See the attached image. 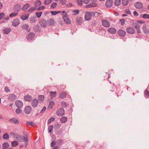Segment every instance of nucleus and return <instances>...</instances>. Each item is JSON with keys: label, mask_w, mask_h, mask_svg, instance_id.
<instances>
[{"label": "nucleus", "mask_w": 149, "mask_h": 149, "mask_svg": "<svg viewBox=\"0 0 149 149\" xmlns=\"http://www.w3.org/2000/svg\"><path fill=\"white\" fill-rule=\"evenodd\" d=\"M117 33L119 36L124 37L126 35V32L123 30L120 29L118 31Z\"/></svg>", "instance_id": "13"}, {"label": "nucleus", "mask_w": 149, "mask_h": 149, "mask_svg": "<svg viewBox=\"0 0 149 149\" xmlns=\"http://www.w3.org/2000/svg\"><path fill=\"white\" fill-rule=\"evenodd\" d=\"M56 143V142L55 141H53L51 143L50 146L51 147H54Z\"/></svg>", "instance_id": "57"}, {"label": "nucleus", "mask_w": 149, "mask_h": 149, "mask_svg": "<svg viewBox=\"0 0 149 149\" xmlns=\"http://www.w3.org/2000/svg\"><path fill=\"white\" fill-rule=\"evenodd\" d=\"M3 138L4 139L8 140L9 139V135L8 133H5L3 135Z\"/></svg>", "instance_id": "40"}, {"label": "nucleus", "mask_w": 149, "mask_h": 149, "mask_svg": "<svg viewBox=\"0 0 149 149\" xmlns=\"http://www.w3.org/2000/svg\"><path fill=\"white\" fill-rule=\"evenodd\" d=\"M32 111L31 107L29 106H26L24 109V112L26 114H30Z\"/></svg>", "instance_id": "5"}, {"label": "nucleus", "mask_w": 149, "mask_h": 149, "mask_svg": "<svg viewBox=\"0 0 149 149\" xmlns=\"http://www.w3.org/2000/svg\"><path fill=\"white\" fill-rule=\"evenodd\" d=\"M36 9V7H32L28 10V12L29 13H31L32 12L34 11Z\"/></svg>", "instance_id": "46"}, {"label": "nucleus", "mask_w": 149, "mask_h": 149, "mask_svg": "<svg viewBox=\"0 0 149 149\" xmlns=\"http://www.w3.org/2000/svg\"><path fill=\"white\" fill-rule=\"evenodd\" d=\"M46 108L45 107H44L41 110L40 113H42L44 112L45 110H46Z\"/></svg>", "instance_id": "61"}, {"label": "nucleus", "mask_w": 149, "mask_h": 149, "mask_svg": "<svg viewBox=\"0 0 149 149\" xmlns=\"http://www.w3.org/2000/svg\"><path fill=\"white\" fill-rule=\"evenodd\" d=\"M50 95L52 98L56 97V92L51 91L50 92Z\"/></svg>", "instance_id": "28"}, {"label": "nucleus", "mask_w": 149, "mask_h": 149, "mask_svg": "<svg viewBox=\"0 0 149 149\" xmlns=\"http://www.w3.org/2000/svg\"><path fill=\"white\" fill-rule=\"evenodd\" d=\"M55 120L54 118H51L49 119L47 121V123L50 124L52 122L54 121Z\"/></svg>", "instance_id": "51"}, {"label": "nucleus", "mask_w": 149, "mask_h": 149, "mask_svg": "<svg viewBox=\"0 0 149 149\" xmlns=\"http://www.w3.org/2000/svg\"><path fill=\"white\" fill-rule=\"evenodd\" d=\"M18 143L16 141H14L12 142L11 146H16L18 145Z\"/></svg>", "instance_id": "43"}, {"label": "nucleus", "mask_w": 149, "mask_h": 149, "mask_svg": "<svg viewBox=\"0 0 149 149\" xmlns=\"http://www.w3.org/2000/svg\"><path fill=\"white\" fill-rule=\"evenodd\" d=\"M22 27V29L26 30L28 32H29L30 31V29L29 28V25L26 24L23 25Z\"/></svg>", "instance_id": "20"}, {"label": "nucleus", "mask_w": 149, "mask_h": 149, "mask_svg": "<svg viewBox=\"0 0 149 149\" xmlns=\"http://www.w3.org/2000/svg\"><path fill=\"white\" fill-rule=\"evenodd\" d=\"M64 113L65 111L62 108L58 109L56 112V114L58 116H62L64 115Z\"/></svg>", "instance_id": "3"}, {"label": "nucleus", "mask_w": 149, "mask_h": 149, "mask_svg": "<svg viewBox=\"0 0 149 149\" xmlns=\"http://www.w3.org/2000/svg\"><path fill=\"white\" fill-rule=\"evenodd\" d=\"M38 104V101L36 99H34L32 100L31 104L32 106L34 107H36Z\"/></svg>", "instance_id": "6"}, {"label": "nucleus", "mask_w": 149, "mask_h": 149, "mask_svg": "<svg viewBox=\"0 0 149 149\" xmlns=\"http://www.w3.org/2000/svg\"><path fill=\"white\" fill-rule=\"evenodd\" d=\"M78 4L79 5H82L83 4V0H77Z\"/></svg>", "instance_id": "58"}, {"label": "nucleus", "mask_w": 149, "mask_h": 149, "mask_svg": "<svg viewBox=\"0 0 149 149\" xmlns=\"http://www.w3.org/2000/svg\"><path fill=\"white\" fill-rule=\"evenodd\" d=\"M61 105L63 107H66L67 106L66 103L65 102H62L61 103Z\"/></svg>", "instance_id": "50"}, {"label": "nucleus", "mask_w": 149, "mask_h": 149, "mask_svg": "<svg viewBox=\"0 0 149 149\" xmlns=\"http://www.w3.org/2000/svg\"><path fill=\"white\" fill-rule=\"evenodd\" d=\"M53 128V126L52 125L49 126L48 128V130L49 133L50 134H52V130Z\"/></svg>", "instance_id": "31"}, {"label": "nucleus", "mask_w": 149, "mask_h": 149, "mask_svg": "<svg viewBox=\"0 0 149 149\" xmlns=\"http://www.w3.org/2000/svg\"><path fill=\"white\" fill-rule=\"evenodd\" d=\"M5 15V13H0V20L3 18Z\"/></svg>", "instance_id": "54"}, {"label": "nucleus", "mask_w": 149, "mask_h": 149, "mask_svg": "<svg viewBox=\"0 0 149 149\" xmlns=\"http://www.w3.org/2000/svg\"><path fill=\"white\" fill-rule=\"evenodd\" d=\"M18 14V13L16 12H12L9 15V17H12L17 16Z\"/></svg>", "instance_id": "36"}, {"label": "nucleus", "mask_w": 149, "mask_h": 149, "mask_svg": "<svg viewBox=\"0 0 149 149\" xmlns=\"http://www.w3.org/2000/svg\"><path fill=\"white\" fill-rule=\"evenodd\" d=\"M38 98L39 100L42 101H43L44 100V96L43 95H39Z\"/></svg>", "instance_id": "44"}, {"label": "nucleus", "mask_w": 149, "mask_h": 149, "mask_svg": "<svg viewBox=\"0 0 149 149\" xmlns=\"http://www.w3.org/2000/svg\"><path fill=\"white\" fill-rule=\"evenodd\" d=\"M35 35V34L34 33L31 32L29 33L27 36V39L29 40H31L34 37Z\"/></svg>", "instance_id": "15"}, {"label": "nucleus", "mask_w": 149, "mask_h": 149, "mask_svg": "<svg viewBox=\"0 0 149 149\" xmlns=\"http://www.w3.org/2000/svg\"><path fill=\"white\" fill-rule=\"evenodd\" d=\"M54 104L55 103L54 102L51 101L50 102L49 104L48 108L51 109L52 108Z\"/></svg>", "instance_id": "39"}, {"label": "nucleus", "mask_w": 149, "mask_h": 149, "mask_svg": "<svg viewBox=\"0 0 149 149\" xmlns=\"http://www.w3.org/2000/svg\"><path fill=\"white\" fill-rule=\"evenodd\" d=\"M95 15V13L93 12H86L85 15V19L87 21L90 20L92 16Z\"/></svg>", "instance_id": "1"}, {"label": "nucleus", "mask_w": 149, "mask_h": 149, "mask_svg": "<svg viewBox=\"0 0 149 149\" xmlns=\"http://www.w3.org/2000/svg\"><path fill=\"white\" fill-rule=\"evenodd\" d=\"M66 93L65 92H63L60 94L59 97L61 98H64L66 97Z\"/></svg>", "instance_id": "29"}, {"label": "nucleus", "mask_w": 149, "mask_h": 149, "mask_svg": "<svg viewBox=\"0 0 149 149\" xmlns=\"http://www.w3.org/2000/svg\"><path fill=\"white\" fill-rule=\"evenodd\" d=\"M129 0H122V3L124 6L127 5L129 3Z\"/></svg>", "instance_id": "35"}, {"label": "nucleus", "mask_w": 149, "mask_h": 149, "mask_svg": "<svg viewBox=\"0 0 149 149\" xmlns=\"http://www.w3.org/2000/svg\"><path fill=\"white\" fill-rule=\"evenodd\" d=\"M47 22L45 19H43L40 21L39 24L41 26L45 28L47 25Z\"/></svg>", "instance_id": "7"}, {"label": "nucleus", "mask_w": 149, "mask_h": 149, "mask_svg": "<svg viewBox=\"0 0 149 149\" xmlns=\"http://www.w3.org/2000/svg\"><path fill=\"white\" fill-rule=\"evenodd\" d=\"M5 91L8 93L10 91V90L8 88L7 86L5 88Z\"/></svg>", "instance_id": "60"}, {"label": "nucleus", "mask_w": 149, "mask_h": 149, "mask_svg": "<svg viewBox=\"0 0 149 149\" xmlns=\"http://www.w3.org/2000/svg\"><path fill=\"white\" fill-rule=\"evenodd\" d=\"M9 145L7 142L4 143L3 145L2 149H7L9 147Z\"/></svg>", "instance_id": "25"}, {"label": "nucleus", "mask_w": 149, "mask_h": 149, "mask_svg": "<svg viewBox=\"0 0 149 149\" xmlns=\"http://www.w3.org/2000/svg\"><path fill=\"white\" fill-rule=\"evenodd\" d=\"M20 24L19 20L18 18L14 19L12 23V25L13 26H17L19 25Z\"/></svg>", "instance_id": "2"}, {"label": "nucleus", "mask_w": 149, "mask_h": 149, "mask_svg": "<svg viewBox=\"0 0 149 149\" xmlns=\"http://www.w3.org/2000/svg\"><path fill=\"white\" fill-rule=\"evenodd\" d=\"M52 1V0H45L44 3L45 5H48L50 4Z\"/></svg>", "instance_id": "42"}, {"label": "nucleus", "mask_w": 149, "mask_h": 149, "mask_svg": "<svg viewBox=\"0 0 149 149\" xmlns=\"http://www.w3.org/2000/svg\"><path fill=\"white\" fill-rule=\"evenodd\" d=\"M42 13V12H36V15L37 17L39 18L41 17Z\"/></svg>", "instance_id": "45"}, {"label": "nucleus", "mask_w": 149, "mask_h": 149, "mask_svg": "<svg viewBox=\"0 0 149 149\" xmlns=\"http://www.w3.org/2000/svg\"><path fill=\"white\" fill-rule=\"evenodd\" d=\"M34 31L36 32H39L40 31V29L39 25H36L33 27Z\"/></svg>", "instance_id": "22"}, {"label": "nucleus", "mask_w": 149, "mask_h": 149, "mask_svg": "<svg viewBox=\"0 0 149 149\" xmlns=\"http://www.w3.org/2000/svg\"><path fill=\"white\" fill-rule=\"evenodd\" d=\"M76 21L79 24H80L82 22V18L80 17H79L76 18Z\"/></svg>", "instance_id": "33"}, {"label": "nucleus", "mask_w": 149, "mask_h": 149, "mask_svg": "<svg viewBox=\"0 0 149 149\" xmlns=\"http://www.w3.org/2000/svg\"><path fill=\"white\" fill-rule=\"evenodd\" d=\"M102 24L103 26L105 27L108 28L110 26V24L109 22L105 20H102Z\"/></svg>", "instance_id": "10"}, {"label": "nucleus", "mask_w": 149, "mask_h": 149, "mask_svg": "<svg viewBox=\"0 0 149 149\" xmlns=\"http://www.w3.org/2000/svg\"><path fill=\"white\" fill-rule=\"evenodd\" d=\"M29 16V14L23 15L21 16L20 18L22 20H24L27 19L28 18Z\"/></svg>", "instance_id": "26"}, {"label": "nucleus", "mask_w": 149, "mask_h": 149, "mask_svg": "<svg viewBox=\"0 0 149 149\" xmlns=\"http://www.w3.org/2000/svg\"><path fill=\"white\" fill-rule=\"evenodd\" d=\"M63 143V141L62 139H58L57 141V143L58 145H61Z\"/></svg>", "instance_id": "48"}, {"label": "nucleus", "mask_w": 149, "mask_h": 149, "mask_svg": "<svg viewBox=\"0 0 149 149\" xmlns=\"http://www.w3.org/2000/svg\"><path fill=\"white\" fill-rule=\"evenodd\" d=\"M105 5L107 7H111L113 5V1L111 0H107L106 2Z\"/></svg>", "instance_id": "17"}, {"label": "nucleus", "mask_w": 149, "mask_h": 149, "mask_svg": "<svg viewBox=\"0 0 149 149\" xmlns=\"http://www.w3.org/2000/svg\"><path fill=\"white\" fill-rule=\"evenodd\" d=\"M24 98L25 101L28 102H30L32 99V96L29 95H25Z\"/></svg>", "instance_id": "18"}, {"label": "nucleus", "mask_w": 149, "mask_h": 149, "mask_svg": "<svg viewBox=\"0 0 149 149\" xmlns=\"http://www.w3.org/2000/svg\"><path fill=\"white\" fill-rule=\"evenodd\" d=\"M9 122L10 123L15 124H18L19 123L18 120L16 118H13L10 119L9 120Z\"/></svg>", "instance_id": "11"}, {"label": "nucleus", "mask_w": 149, "mask_h": 149, "mask_svg": "<svg viewBox=\"0 0 149 149\" xmlns=\"http://www.w3.org/2000/svg\"><path fill=\"white\" fill-rule=\"evenodd\" d=\"M41 4V2L39 0L37 1L35 3V5L36 6L38 7Z\"/></svg>", "instance_id": "41"}, {"label": "nucleus", "mask_w": 149, "mask_h": 149, "mask_svg": "<svg viewBox=\"0 0 149 149\" xmlns=\"http://www.w3.org/2000/svg\"><path fill=\"white\" fill-rule=\"evenodd\" d=\"M44 8L45 7L44 6H42L38 8L37 10V11H40L43 10Z\"/></svg>", "instance_id": "53"}, {"label": "nucleus", "mask_w": 149, "mask_h": 149, "mask_svg": "<svg viewBox=\"0 0 149 149\" xmlns=\"http://www.w3.org/2000/svg\"><path fill=\"white\" fill-rule=\"evenodd\" d=\"M60 3L63 5H64L67 2L66 0H60Z\"/></svg>", "instance_id": "56"}, {"label": "nucleus", "mask_w": 149, "mask_h": 149, "mask_svg": "<svg viewBox=\"0 0 149 149\" xmlns=\"http://www.w3.org/2000/svg\"><path fill=\"white\" fill-rule=\"evenodd\" d=\"M142 17L144 19H149V15L147 14H143Z\"/></svg>", "instance_id": "47"}, {"label": "nucleus", "mask_w": 149, "mask_h": 149, "mask_svg": "<svg viewBox=\"0 0 149 149\" xmlns=\"http://www.w3.org/2000/svg\"><path fill=\"white\" fill-rule=\"evenodd\" d=\"M144 95L145 97L146 98H149V91L147 89H146L144 91Z\"/></svg>", "instance_id": "27"}, {"label": "nucleus", "mask_w": 149, "mask_h": 149, "mask_svg": "<svg viewBox=\"0 0 149 149\" xmlns=\"http://www.w3.org/2000/svg\"><path fill=\"white\" fill-rule=\"evenodd\" d=\"M63 19L64 22L67 24H70L71 23V22L70 19L68 17L67 15L65 13V15H63Z\"/></svg>", "instance_id": "4"}, {"label": "nucleus", "mask_w": 149, "mask_h": 149, "mask_svg": "<svg viewBox=\"0 0 149 149\" xmlns=\"http://www.w3.org/2000/svg\"><path fill=\"white\" fill-rule=\"evenodd\" d=\"M16 98L17 96L13 94L9 95L8 97V99L9 100L13 102L15 101Z\"/></svg>", "instance_id": "8"}, {"label": "nucleus", "mask_w": 149, "mask_h": 149, "mask_svg": "<svg viewBox=\"0 0 149 149\" xmlns=\"http://www.w3.org/2000/svg\"><path fill=\"white\" fill-rule=\"evenodd\" d=\"M108 31L110 33L114 34L117 31L116 29L111 27L108 29Z\"/></svg>", "instance_id": "19"}, {"label": "nucleus", "mask_w": 149, "mask_h": 149, "mask_svg": "<svg viewBox=\"0 0 149 149\" xmlns=\"http://www.w3.org/2000/svg\"><path fill=\"white\" fill-rule=\"evenodd\" d=\"M37 21L36 17H33L30 18V21L31 23H35Z\"/></svg>", "instance_id": "32"}, {"label": "nucleus", "mask_w": 149, "mask_h": 149, "mask_svg": "<svg viewBox=\"0 0 149 149\" xmlns=\"http://www.w3.org/2000/svg\"><path fill=\"white\" fill-rule=\"evenodd\" d=\"M143 30L145 34L149 33V29L145 26H143Z\"/></svg>", "instance_id": "23"}, {"label": "nucleus", "mask_w": 149, "mask_h": 149, "mask_svg": "<svg viewBox=\"0 0 149 149\" xmlns=\"http://www.w3.org/2000/svg\"><path fill=\"white\" fill-rule=\"evenodd\" d=\"M134 6L136 8L138 9L142 8L143 6V4L139 2H137L135 3Z\"/></svg>", "instance_id": "16"}, {"label": "nucleus", "mask_w": 149, "mask_h": 149, "mask_svg": "<svg viewBox=\"0 0 149 149\" xmlns=\"http://www.w3.org/2000/svg\"><path fill=\"white\" fill-rule=\"evenodd\" d=\"M57 5V3L55 2L54 3H52L51 6V8H55Z\"/></svg>", "instance_id": "52"}, {"label": "nucleus", "mask_w": 149, "mask_h": 149, "mask_svg": "<svg viewBox=\"0 0 149 149\" xmlns=\"http://www.w3.org/2000/svg\"><path fill=\"white\" fill-rule=\"evenodd\" d=\"M126 30L127 33L131 34H133L135 33V30L134 28L132 27H129L126 28Z\"/></svg>", "instance_id": "12"}, {"label": "nucleus", "mask_w": 149, "mask_h": 149, "mask_svg": "<svg viewBox=\"0 0 149 149\" xmlns=\"http://www.w3.org/2000/svg\"><path fill=\"white\" fill-rule=\"evenodd\" d=\"M21 6L20 5L17 4L15 5L14 7V8H13V10L18 13V12H19L21 10Z\"/></svg>", "instance_id": "14"}, {"label": "nucleus", "mask_w": 149, "mask_h": 149, "mask_svg": "<svg viewBox=\"0 0 149 149\" xmlns=\"http://www.w3.org/2000/svg\"><path fill=\"white\" fill-rule=\"evenodd\" d=\"M120 4V0H115L114 4L115 6H119Z\"/></svg>", "instance_id": "37"}, {"label": "nucleus", "mask_w": 149, "mask_h": 149, "mask_svg": "<svg viewBox=\"0 0 149 149\" xmlns=\"http://www.w3.org/2000/svg\"><path fill=\"white\" fill-rule=\"evenodd\" d=\"M29 6V5L28 3L25 4L22 7V10H24L27 9Z\"/></svg>", "instance_id": "34"}, {"label": "nucleus", "mask_w": 149, "mask_h": 149, "mask_svg": "<svg viewBox=\"0 0 149 149\" xmlns=\"http://www.w3.org/2000/svg\"><path fill=\"white\" fill-rule=\"evenodd\" d=\"M23 138V139H22L21 140H23V141L25 142H28V138L25 137L24 136Z\"/></svg>", "instance_id": "55"}, {"label": "nucleus", "mask_w": 149, "mask_h": 149, "mask_svg": "<svg viewBox=\"0 0 149 149\" xmlns=\"http://www.w3.org/2000/svg\"><path fill=\"white\" fill-rule=\"evenodd\" d=\"M15 137L17 139V140H21L22 139V136L21 135H19L17 134Z\"/></svg>", "instance_id": "38"}, {"label": "nucleus", "mask_w": 149, "mask_h": 149, "mask_svg": "<svg viewBox=\"0 0 149 149\" xmlns=\"http://www.w3.org/2000/svg\"><path fill=\"white\" fill-rule=\"evenodd\" d=\"M47 22L49 26H51L53 25L54 24V20L52 19H48L47 20Z\"/></svg>", "instance_id": "24"}, {"label": "nucleus", "mask_w": 149, "mask_h": 149, "mask_svg": "<svg viewBox=\"0 0 149 149\" xmlns=\"http://www.w3.org/2000/svg\"><path fill=\"white\" fill-rule=\"evenodd\" d=\"M26 123L27 124L29 125H32L34 123L33 122L31 121H27L26 122Z\"/></svg>", "instance_id": "63"}, {"label": "nucleus", "mask_w": 149, "mask_h": 149, "mask_svg": "<svg viewBox=\"0 0 149 149\" xmlns=\"http://www.w3.org/2000/svg\"><path fill=\"white\" fill-rule=\"evenodd\" d=\"M62 130H59L57 132L56 134L58 135H61L62 134Z\"/></svg>", "instance_id": "62"}, {"label": "nucleus", "mask_w": 149, "mask_h": 149, "mask_svg": "<svg viewBox=\"0 0 149 149\" xmlns=\"http://www.w3.org/2000/svg\"><path fill=\"white\" fill-rule=\"evenodd\" d=\"M67 120V118L65 117H62L60 119V121L62 123H64L66 122Z\"/></svg>", "instance_id": "30"}, {"label": "nucleus", "mask_w": 149, "mask_h": 149, "mask_svg": "<svg viewBox=\"0 0 149 149\" xmlns=\"http://www.w3.org/2000/svg\"><path fill=\"white\" fill-rule=\"evenodd\" d=\"M73 12L74 15H77L79 13V11L78 10H73Z\"/></svg>", "instance_id": "59"}, {"label": "nucleus", "mask_w": 149, "mask_h": 149, "mask_svg": "<svg viewBox=\"0 0 149 149\" xmlns=\"http://www.w3.org/2000/svg\"><path fill=\"white\" fill-rule=\"evenodd\" d=\"M16 106L19 108H22L23 106V102L20 100H17L15 102Z\"/></svg>", "instance_id": "9"}, {"label": "nucleus", "mask_w": 149, "mask_h": 149, "mask_svg": "<svg viewBox=\"0 0 149 149\" xmlns=\"http://www.w3.org/2000/svg\"><path fill=\"white\" fill-rule=\"evenodd\" d=\"M125 13L127 14H131V12L129 9H127L125 11Z\"/></svg>", "instance_id": "64"}, {"label": "nucleus", "mask_w": 149, "mask_h": 149, "mask_svg": "<svg viewBox=\"0 0 149 149\" xmlns=\"http://www.w3.org/2000/svg\"><path fill=\"white\" fill-rule=\"evenodd\" d=\"M11 30V29L10 28L6 27L3 29V32L5 34H8L10 33Z\"/></svg>", "instance_id": "21"}, {"label": "nucleus", "mask_w": 149, "mask_h": 149, "mask_svg": "<svg viewBox=\"0 0 149 149\" xmlns=\"http://www.w3.org/2000/svg\"><path fill=\"white\" fill-rule=\"evenodd\" d=\"M21 111L22 110L20 109V108H18V109H17L15 110L16 113L17 114H20L21 113Z\"/></svg>", "instance_id": "49"}]
</instances>
